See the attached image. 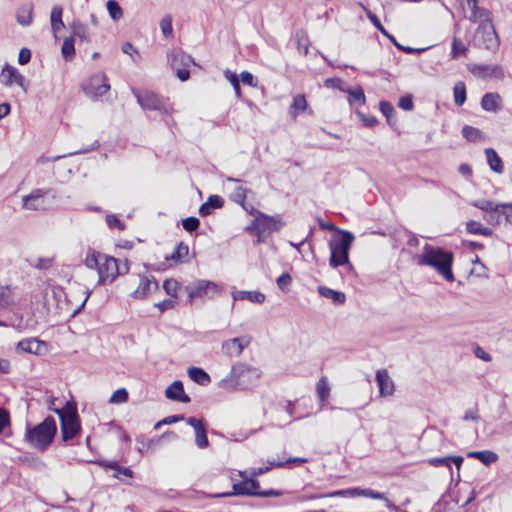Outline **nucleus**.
Instances as JSON below:
<instances>
[{
  "mask_svg": "<svg viewBox=\"0 0 512 512\" xmlns=\"http://www.w3.org/2000/svg\"><path fill=\"white\" fill-rule=\"evenodd\" d=\"M454 254L452 251L438 246L425 244L423 252L420 254L416 262L419 266H427L433 268L446 281L453 282L455 280L452 271Z\"/></svg>",
  "mask_w": 512,
  "mask_h": 512,
  "instance_id": "f257e3e1",
  "label": "nucleus"
},
{
  "mask_svg": "<svg viewBox=\"0 0 512 512\" xmlns=\"http://www.w3.org/2000/svg\"><path fill=\"white\" fill-rule=\"evenodd\" d=\"M261 371L253 366L242 362H236L228 376L219 382V386L223 389H246L254 386L261 377Z\"/></svg>",
  "mask_w": 512,
  "mask_h": 512,
  "instance_id": "f03ea898",
  "label": "nucleus"
},
{
  "mask_svg": "<svg viewBox=\"0 0 512 512\" xmlns=\"http://www.w3.org/2000/svg\"><path fill=\"white\" fill-rule=\"evenodd\" d=\"M56 433V421L52 416H48L35 426L27 425L25 440L30 446L37 450L45 451L53 442Z\"/></svg>",
  "mask_w": 512,
  "mask_h": 512,
  "instance_id": "7ed1b4c3",
  "label": "nucleus"
},
{
  "mask_svg": "<svg viewBox=\"0 0 512 512\" xmlns=\"http://www.w3.org/2000/svg\"><path fill=\"white\" fill-rule=\"evenodd\" d=\"M355 237L347 230H338L337 235L329 241L330 258L329 264L333 268L349 264V250Z\"/></svg>",
  "mask_w": 512,
  "mask_h": 512,
  "instance_id": "20e7f679",
  "label": "nucleus"
},
{
  "mask_svg": "<svg viewBox=\"0 0 512 512\" xmlns=\"http://www.w3.org/2000/svg\"><path fill=\"white\" fill-rule=\"evenodd\" d=\"M52 410L59 416L62 440L67 442L75 438L81 430L76 408L67 403L63 409L54 408Z\"/></svg>",
  "mask_w": 512,
  "mask_h": 512,
  "instance_id": "39448f33",
  "label": "nucleus"
},
{
  "mask_svg": "<svg viewBox=\"0 0 512 512\" xmlns=\"http://www.w3.org/2000/svg\"><path fill=\"white\" fill-rule=\"evenodd\" d=\"M470 204L484 212L483 219L492 226L500 224L502 217L510 221L507 209L512 208L511 203H495L490 200H473Z\"/></svg>",
  "mask_w": 512,
  "mask_h": 512,
  "instance_id": "423d86ee",
  "label": "nucleus"
},
{
  "mask_svg": "<svg viewBox=\"0 0 512 512\" xmlns=\"http://www.w3.org/2000/svg\"><path fill=\"white\" fill-rule=\"evenodd\" d=\"M472 44L476 48L496 51L499 47V38L491 19L480 22L476 29Z\"/></svg>",
  "mask_w": 512,
  "mask_h": 512,
  "instance_id": "0eeeda50",
  "label": "nucleus"
},
{
  "mask_svg": "<svg viewBox=\"0 0 512 512\" xmlns=\"http://www.w3.org/2000/svg\"><path fill=\"white\" fill-rule=\"evenodd\" d=\"M133 94L139 105L145 110H156L163 114H170L172 111V107L168 100L160 97L152 91H138L133 89Z\"/></svg>",
  "mask_w": 512,
  "mask_h": 512,
  "instance_id": "6e6552de",
  "label": "nucleus"
},
{
  "mask_svg": "<svg viewBox=\"0 0 512 512\" xmlns=\"http://www.w3.org/2000/svg\"><path fill=\"white\" fill-rule=\"evenodd\" d=\"M188 300L192 303L195 299L213 298L221 293V287L212 281L200 279L187 286Z\"/></svg>",
  "mask_w": 512,
  "mask_h": 512,
  "instance_id": "1a4fd4ad",
  "label": "nucleus"
},
{
  "mask_svg": "<svg viewBox=\"0 0 512 512\" xmlns=\"http://www.w3.org/2000/svg\"><path fill=\"white\" fill-rule=\"evenodd\" d=\"M168 60L170 62L171 68L176 72L177 77L181 81H186L189 79V67L194 64V60L189 54L181 50H173L168 53Z\"/></svg>",
  "mask_w": 512,
  "mask_h": 512,
  "instance_id": "9d476101",
  "label": "nucleus"
},
{
  "mask_svg": "<svg viewBox=\"0 0 512 512\" xmlns=\"http://www.w3.org/2000/svg\"><path fill=\"white\" fill-rule=\"evenodd\" d=\"M256 223H258V239L257 243H262L274 231H278L282 227L279 217L268 216L262 212H257Z\"/></svg>",
  "mask_w": 512,
  "mask_h": 512,
  "instance_id": "9b49d317",
  "label": "nucleus"
},
{
  "mask_svg": "<svg viewBox=\"0 0 512 512\" xmlns=\"http://www.w3.org/2000/svg\"><path fill=\"white\" fill-rule=\"evenodd\" d=\"M122 273L123 271L119 267L117 259L104 254L98 270V283L102 285L111 283L117 275Z\"/></svg>",
  "mask_w": 512,
  "mask_h": 512,
  "instance_id": "f8f14e48",
  "label": "nucleus"
},
{
  "mask_svg": "<svg viewBox=\"0 0 512 512\" xmlns=\"http://www.w3.org/2000/svg\"><path fill=\"white\" fill-rule=\"evenodd\" d=\"M83 90L91 99H97L110 90V85L104 73H97L90 77Z\"/></svg>",
  "mask_w": 512,
  "mask_h": 512,
  "instance_id": "ddd939ff",
  "label": "nucleus"
},
{
  "mask_svg": "<svg viewBox=\"0 0 512 512\" xmlns=\"http://www.w3.org/2000/svg\"><path fill=\"white\" fill-rule=\"evenodd\" d=\"M0 82L7 87L18 85L24 92H27L25 77L15 67L9 64H5L1 71Z\"/></svg>",
  "mask_w": 512,
  "mask_h": 512,
  "instance_id": "4468645a",
  "label": "nucleus"
},
{
  "mask_svg": "<svg viewBox=\"0 0 512 512\" xmlns=\"http://www.w3.org/2000/svg\"><path fill=\"white\" fill-rule=\"evenodd\" d=\"M48 190L34 189L30 194L23 196L22 208L27 210H43L45 209V196Z\"/></svg>",
  "mask_w": 512,
  "mask_h": 512,
  "instance_id": "2eb2a0df",
  "label": "nucleus"
},
{
  "mask_svg": "<svg viewBox=\"0 0 512 512\" xmlns=\"http://www.w3.org/2000/svg\"><path fill=\"white\" fill-rule=\"evenodd\" d=\"M365 12H366V15L367 17L369 18V20L373 23V25L383 34L385 35L400 51H403L407 54H414V53H421L425 50V48H412V47H409V46H401V44H399L396 39L391 35L389 34L386 29L383 27V25L381 24L379 18L374 14L372 13L370 10L364 8Z\"/></svg>",
  "mask_w": 512,
  "mask_h": 512,
  "instance_id": "dca6fc26",
  "label": "nucleus"
},
{
  "mask_svg": "<svg viewBox=\"0 0 512 512\" xmlns=\"http://www.w3.org/2000/svg\"><path fill=\"white\" fill-rule=\"evenodd\" d=\"M250 344V337L242 336L228 339L222 343V352L229 357H238Z\"/></svg>",
  "mask_w": 512,
  "mask_h": 512,
  "instance_id": "f3484780",
  "label": "nucleus"
},
{
  "mask_svg": "<svg viewBox=\"0 0 512 512\" xmlns=\"http://www.w3.org/2000/svg\"><path fill=\"white\" fill-rule=\"evenodd\" d=\"M463 9L467 7L470 10L469 15H465L467 19L476 23L491 19V13L488 9L478 7L477 0H461Z\"/></svg>",
  "mask_w": 512,
  "mask_h": 512,
  "instance_id": "a211bd4d",
  "label": "nucleus"
},
{
  "mask_svg": "<svg viewBox=\"0 0 512 512\" xmlns=\"http://www.w3.org/2000/svg\"><path fill=\"white\" fill-rule=\"evenodd\" d=\"M16 350L34 355H42L46 350V343L36 338H27L18 342Z\"/></svg>",
  "mask_w": 512,
  "mask_h": 512,
  "instance_id": "6ab92c4d",
  "label": "nucleus"
},
{
  "mask_svg": "<svg viewBox=\"0 0 512 512\" xmlns=\"http://www.w3.org/2000/svg\"><path fill=\"white\" fill-rule=\"evenodd\" d=\"M158 289V283L153 276H140L138 288L131 294L135 299H144Z\"/></svg>",
  "mask_w": 512,
  "mask_h": 512,
  "instance_id": "aec40b11",
  "label": "nucleus"
},
{
  "mask_svg": "<svg viewBox=\"0 0 512 512\" xmlns=\"http://www.w3.org/2000/svg\"><path fill=\"white\" fill-rule=\"evenodd\" d=\"M165 396L173 401L189 403L190 397L185 393L183 383L180 380L174 381L165 391Z\"/></svg>",
  "mask_w": 512,
  "mask_h": 512,
  "instance_id": "412c9836",
  "label": "nucleus"
},
{
  "mask_svg": "<svg viewBox=\"0 0 512 512\" xmlns=\"http://www.w3.org/2000/svg\"><path fill=\"white\" fill-rule=\"evenodd\" d=\"M376 381L380 396L387 397L393 394L394 383L385 369H380L376 372Z\"/></svg>",
  "mask_w": 512,
  "mask_h": 512,
  "instance_id": "4be33fe9",
  "label": "nucleus"
},
{
  "mask_svg": "<svg viewBox=\"0 0 512 512\" xmlns=\"http://www.w3.org/2000/svg\"><path fill=\"white\" fill-rule=\"evenodd\" d=\"M226 182L234 183L235 187L230 193V200L233 202L244 205V201L246 200L247 194L251 192L250 189L243 187L242 180L234 177H227Z\"/></svg>",
  "mask_w": 512,
  "mask_h": 512,
  "instance_id": "5701e85b",
  "label": "nucleus"
},
{
  "mask_svg": "<svg viewBox=\"0 0 512 512\" xmlns=\"http://www.w3.org/2000/svg\"><path fill=\"white\" fill-rule=\"evenodd\" d=\"M502 97L495 92H489L483 95L481 99V107L484 111L497 113L502 109Z\"/></svg>",
  "mask_w": 512,
  "mask_h": 512,
  "instance_id": "b1692460",
  "label": "nucleus"
},
{
  "mask_svg": "<svg viewBox=\"0 0 512 512\" xmlns=\"http://www.w3.org/2000/svg\"><path fill=\"white\" fill-rule=\"evenodd\" d=\"M255 492L249 490L247 479L234 483L232 487V491L216 493L212 494V498H222V497H231V496H252L254 497Z\"/></svg>",
  "mask_w": 512,
  "mask_h": 512,
  "instance_id": "393cba45",
  "label": "nucleus"
},
{
  "mask_svg": "<svg viewBox=\"0 0 512 512\" xmlns=\"http://www.w3.org/2000/svg\"><path fill=\"white\" fill-rule=\"evenodd\" d=\"M464 459L462 456H445L435 457L428 459V464L433 467L446 466L450 472H452V464H455L458 470H460Z\"/></svg>",
  "mask_w": 512,
  "mask_h": 512,
  "instance_id": "a878e982",
  "label": "nucleus"
},
{
  "mask_svg": "<svg viewBox=\"0 0 512 512\" xmlns=\"http://www.w3.org/2000/svg\"><path fill=\"white\" fill-rule=\"evenodd\" d=\"M70 29L72 32L73 38L76 37L80 41L85 43L91 42V32L88 26L78 20H75L71 23Z\"/></svg>",
  "mask_w": 512,
  "mask_h": 512,
  "instance_id": "bb28decb",
  "label": "nucleus"
},
{
  "mask_svg": "<svg viewBox=\"0 0 512 512\" xmlns=\"http://www.w3.org/2000/svg\"><path fill=\"white\" fill-rule=\"evenodd\" d=\"M234 301L237 300H248L252 303L262 304L266 296L260 291H235L232 293Z\"/></svg>",
  "mask_w": 512,
  "mask_h": 512,
  "instance_id": "cd10ccee",
  "label": "nucleus"
},
{
  "mask_svg": "<svg viewBox=\"0 0 512 512\" xmlns=\"http://www.w3.org/2000/svg\"><path fill=\"white\" fill-rule=\"evenodd\" d=\"M224 200L218 195H210L206 202L199 208V214L206 217L212 213L214 209H219L223 206Z\"/></svg>",
  "mask_w": 512,
  "mask_h": 512,
  "instance_id": "c85d7f7f",
  "label": "nucleus"
},
{
  "mask_svg": "<svg viewBox=\"0 0 512 512\" xmlns=\"http://www.w3.org/2000/svg\"><path fill=\"white\" fill-rule=\"evenodd\" d=\"M15 303V297L10 286L0 285V312L9 310Z\"/></svg>",
  "mask_w": 512,
  "mask_h": 512,
  "instance_id": "c756f323",
  "label": "nucleus"
},
{
  "mask_svg": "<svg viewBox=\"0 0 512 512\" xmlns=\"http://www.w3.org/2000/svg\"><path fill=\"white\" fill-rule=\"evenodd\" d=\"M187 373L190 379L199 385L207 386L211 382L209 374L200 367H189Z\"/></svg>",
  "mask_w": 512,
  "mask_h": 512,
  "instance_id": "7c9ffc66",
  "label": "nucleus"
},
{
  "mask_svg": "<svg viewBox=\"0 0 512 512\" xmlns=\"http://www.w3.org/2000/svg\"><path fill=\"white\" fill-rule=\"evenodd\" d=\"M318 292L322 297L331 299L336 305H342L346 301V295L343 292L336 291L325 286H319Z\"/></svg>",
  "mask_w": 512,
  "mask_h": 512,
  "instance_id": "2f4dec72",
  "label": "nucleus"
},
{
  "mask_svg": "<svg viewBox=\"0 0 512 512\" xmlns=\"http://www.w3.org/2000/svg\"><path fill=\"white\" fill-rule=\"evenodd\" d=\"M16 20L21 26H29L33 21V5L25 4L16 13Z\"/></svg>",
  "mask_w": 512,
  "mask_h": 512,
  "instance_id": "473e14b6",
  "label": "nucleus"
},
{
  "mask_svg": "<svg viewBox=\"0 0 512 512\" xmlns=\"http://www.w3.org/2000/svg\"><path fill=\"white\" fill-rule=\"evenodd\" d=\"M485 155L490 169L501 174L504 170L503 162L497 152L493 148H486Z\"/></svg>",
  "mask_w": 512,
  "mask_h": 512,
  "instance_id": "72a5a7b5",
  "label": "nucleus"
},
{
  "mask_svg": "<svg viewBox=\"0 0 512 512\" xmlns=\"http://www.w3.org/2000/svg\"><path fill=\"white\" fill-rule=\"evenodd\" d=\"M63 8L60 5H54L50 14V22L53 33L56 35L62 28L64 22L62 20Z\"/></svg>",
  "mask_w": 512,
  "mask_h": 512,
  "instance_id": "f704fd0d",
  "label": "nucleus"
},
{
  "mask_svg": "<svg viewBox=\"0 0 512 512\" xmlns=\"http://www.w3.org/2000/svg\"><path fill=\"white\" fill-rule=\"evenodd\" d=\"M467 457L477 459L485 465L495 463L499 458L495 452L490 450L472 451L467 453Z\"/></svg>",
  "mask_w": 512,
  "mask_h": 512,
  "instance_id": "c9c22d12",
  "label": "nucleus"
},
{
  "mask_svg": "<svg viewBox=\"0 0 512 512\" xmlns=\"http://www.w3.org/2000/svg\"><path fill=\"white\" fill-rule=\"evenodd\" d=\"M345 91L349 95L348 102L351 106H353V105L362 106L365 104L366 97H365V93H364V90L362 89V87L356 86L353 88H348Z\"/></svg>",
  "mask_w": 512,
  "mask_h": 512,
  "instance_id": "e433bc0d",
  "label": "nucleus"
},
{
  "mask_svg": "<svg viewBox=\"0 0 512 512\" xmlns=\"http://www.w3.org/2000/svg\"><path fill=\"white\" fill-rule=\"evenodd\" d=\"M466 231L470 234L483 235V236H492L493 230L484 227L480 222L475 220H470L466 223Z\"/></svg>",
  "mask_w": 512,
  "mask_h": 512,
  "instance_id": "4c0bfd02",
  "label": "nucleus"
},
{
  "mask_svg": "<svg viewBox=\"0 0 512 512\" xmlns=\"http://www.w3.org/2000/svg\"><path fill=\"white\" fill-rule=\"evenodd\" d=\"M307 108V101L305 99V96L304 95H296L294 98H293V102L292 104L290 105V115L293 117V118H296L299 113L305 111Z\"/></svg>",
  "mask_w": 512,
  "mask_h": 512,
  "instance_id": "58836bf2",
  "label": "nucleus"
},
{
  "mask_svg": "<svg viewBox=\"0 0 512 512\" xmlns=\"http://www.w3.org/2000/svg\"><path fill=\"white\" fill-rule=\"evenodd\" d=\"M61 53L66 61H71L75 56V42L73 36L66 37L61 47Z\"/></svg>",
  "mask_w": 512,
  "mask_h": 512,
  "instance_id": "ea45409f",
  "label": "nucleus"
},
{
  "mask_svg": "<svg viewBox=\"0 0 512 512\" xmlns=\"http://www.w3.org/2000/svg\"><path fill=\"white\" fill-rule=\"evenodd\" d=\"M462 136L470 142H477L484 139L483 133L475 127L465 125L462 128Z\"/></svg>",
  "mask_w": 512,
  "mask_h": 512,
  "instance_id": "a19ab883",
  "label": "nucleus"
},
{
  "mask_svg": "<svg viewBox=\"0 0 512 512\" xmlns=\"http://www.w3.org/2000/svg\"><path fill=\"white\" fill-rule=\"evenodd\" d=\"M106 8L113 21H119L123 18V9L116 0H108L106 2Z\"/></svg>",
  "mask_w": 512,
  "mask_h": 512,
  "instance_id": "79ce46f5",
  "label": "nucleus"
},
{
  "mask_svg": "<svg viewBox=\"0 0 512 512\" xmlns=\"http://www.w3.org/2000/svg\"><path fill=\"white\" fill-rule=\"evenodd\" d=\"M189 247L187 244L180 242L174 249L173 253L166 257L167 260L182 261L188 256Z\"/></svg>",
  "mask_w": 512,
  "mask_h": 512,
  "instance_id": "37998d69",
  "label": "nucleus"
},
{
  "mask_svg": "<svg viewBox=\"0 0 512 512\" xmlns=\"http://www.w3.org/2000/svg\"><path fill=\"white\" fill-rule=\"evenodd\" d=\"M454 102L462 106L466 101V88L463 82H457L453 88Z\"/></svg>",
  "mask_w": 512,
  "mask_h": 512,
  "instance_id": "c03bdc74",
  "label": "nucleus"
},
{
  "mask_svg": "<svg viewBox=\"0 0 512 512\" xmlns=\"http://www.w3.org/2000/svg\"><path fill=\"white\" fill-rule=\"evenodd\" d=\"M317 395L322 403L329 397L330 387L326 377H321L316 386Z\"/></svg>",
  "mask_w": 512,
  "mask_h": 512,
  "instance_id": "a18cd8bd",
  "label": "nucleus"
},
{
  "mask_svg": "<svg viewBox=\"0 0 512 512\" xmlns=\"http://www.w3.org/2000/svg\"><path fill=\"white\" fill-rule=\"evenodd\" d=\"M379 106L380 111L386 117L388 124L394 125L395 120H393V117L395 115V109L393 105L388 101H381Z\"/></svg>",
  "mask_w": 512,
  "mask_h": 512,
  "instance_id": "49530a36",
  "label": "nucleus"
},
{
  "mask_svg": "<svg viewBox=\"0 0 512 512\" xmlns=\"http://www.w3.org/2000/svg\"><path fill=\"white\" fill-rule=\"evenodd\" d=\"M102 258H104V254L99 252H92L91 254H88L85 259V265L89 269H97L99 270V266L101 264Z\"/></svg>",
  "mask_w": 512,
  "mask_h": 512,
  "instance_id": "de8ad7c7",
  "label": "nucleus"
},
{
  "mask_svg": "<svg viewBox=\"0 0 512 512\" xmlns=\"http://www.w3.org/2000/svg\"><path fill=\"white\" fill-rule=\"evenodd\" d=\"M467 47L463 44V42L457 38L453 39L452 48H451V57L453 59L458 58L459 56H466Z\"/></svg>",
  "mask_w": 512,
  "mask_h": 512,
  "instance_id": "09e8293b",
  "label": "nucleus"
},
{
  "mask_svg": "<svg viewBox=\"0 0 512 512\" xmlns=\"http://www.w3.org/2000/svg\"><path fill=\"white\" fill-rule=\"evenodd\" d=\"M195 443L201 449L208 446L209 442L206 435L205 424L195 430Z\"/></svg>",
  "mask_w": 512,
  "mask_h": 512,
  "instance_id": "8fccbe9b",
  "label": "nucleus"
},
{
  "mask_svg": "<svg viewBox=\"0 0 512 512\" xmlns=\"http://www.w3.org/2000/svg\"><path fill=\"white\" fill-rule=\"evenodd\" d=\"M160 28H161V31H162L163 35L166 38H169L170 36H172L173 28H172V17H171V15H165L162 18V20L160 22Z\"/></svg>",
  "mask_w": 512,
  "mask_h": 512,
  "instance_id": "3c124183",
  "label": "nucleus"
},
{
  "mask_svg": "<svg viewBox=\"0 0 512 512\" xmlns=\"http://www.w3.org/2000/svg\"><path fill=\"white\" fill-rule=\"evenodd\" d=\"M308 462V459L307 458H301V457H291V458H288L286 459L285 461H270V465L272 467H283L285 465H288V464H304V463H307Z\"/></svg>",
  "mask_w": 512,
  "mask_h": 512,
  "instance_id": "603ef678",
  "label": "nucleus"
},
{
  "mask_svg": "<svg viewBox=\"0 0 512 512\" xmlns=\"http://www.w3.org/2000/svg\"><path fill=\"white\" fill-rule=\"evenodd\" d=\"M106 467H109L117 472L115 474V477L121 479V475L131 478L133 476V472L130 468L127 467H121L115 462H111L106 464Z\"/></svg>",
  "mask_w": 512,
  "mask_h": 512,
  "instance_id": "864d4df0",
  "label": "nucleus"
},
{
  "mask_svg": "<svg viewBox=\"0 0 512 512\" xmlns=\"http://www.w3.org/2000/svg\"><path fill=\"white\" fill-rule=\"evenodd\" d=\"M179 283L174 279H166L163 282V289L171 297H176Z\"/></svg>",
  "mask_w": 512,
  "mask_h": 512,
  "instance_id": "5fc2aeb1",
  "label": "nucleus"
},
{
  "mask_svg": "<svg viewBox=\"0 0 512 512\" xmlns=\"http://www.w3.org/2000/svg\"><path fill=\"white\" fill-rule=\"evenodd\" d=\"M128 400V392L125 388H120V389H117L113 394L112 396L110 397V402L111 403H116V404H120V403H124Z\"/></svg>",
  "mask_w": 512,
  "mask_h": 512,
  "instance_id": "6e6d98bb",
  "label": "nucleus"
},
{
  "mask_svg": "<svg viewBox=\"0 0 512 512\" xmlns=\"http://www.w3.org/2000/svg\"><path fill=\"white\" fill-rule=\"evenodd\" d=\"M199 225L200 221L196 217H188L182 221L183 228L189 233L196 231Z\"/></svg>",
  "mask_w": 512,
  "mask_h": 512,
  "instance_id": "4d7b16f0",
  "label": "nucleus"
},
{
  "mask_svg": "<svg viewBox=\"0 0 512 512\" xmlns=\"http://www.w3.org/2000/svg\"><path fill=\"white\" fill-rule=\"evenodd\" d=\"M292 282V277L289 273H282L276 280L277 286L282 291H287L288 287Z\"/></svg>",
  "mask_w": 512,
  "mask_h": 512,
  "instance_id": "13d9d810",
  "label": "nucleus"
},
{
  "mask_svg": "<svg viewBox=\"0 0 512 512\" xmlns=\"http://www.w3.org/2000/svg\"><path fill=\"white\" fill-rule=\"evenodd\" d=\"M11 424L10 413L7 409L0 407V434Z\"/></svg>",
  "mask_w": 512,
  "mask_h": 512,
  "instance_id": "bf43d9fd",
  "label": "nucleus"
},
{
  "mask_svg": "<svg viewBox=\"0 0 512 512\" xmlns=\"http://www.w3.org/2000/svg\"><path fill=\"white\" fill-rule=\"evenodd\" d=\"M225 77L233 86L236 94L240 95V84H239V77L237 76V74L234 72H231L230 70H227L225 72Z\"/></svg>",
  "mask_w": 512,
  "mask_h": 512,
  "instance_id": "052dcab7",
  "label": "nucleus"
},
{
  "mask_svg": "<svg viewBox=\"0 0 512 512\" xmlns=\"http://www.w3.org/2000/svg\"><path fill=\"white\" fill-rule=\"evenodd\" d=\"M106 223L109 228H118L119 230L125 229V224L119 220L115 215L110 214L106 216Z\"/></svg>",
  "mask_w": 512,
  "mask_h": 512,
  "instance_id": "680f3d73",
  "label": "nucleus"
},
{
  "mask_svg": "<svg viewBox=\"0 0 512 512\" xmlns=\"http://www.w3.org/2000/svg\"><path fill=\"white\" fill-rule=\"evenodd\" d=\"M398 106L405 111L413 110L414 104H413L412 96L405 95V96L400 97V99L398 101Z\"/></svg>",
  "mask_w": 512,
  "mask_h": 512,
  "instance_id": "e2e57ef3",
  "label": "nucleus"
},
{
  "mask_svg": "<svg viewBox=\"0 0 512 512\" xmlns=\"http://www.w3.org/2000/svg\"><path fill=\"white\" fill-rule=\"evenodd\" d=\"M185 417L184 415L180 414V415H171V416H168L166 418H164L163 420L157 422L155 424V429H158L160 426L162 425H169V424H173V423H176V422H179V421H182L184 420Z\"/></svg>",
  "mask_w": 512,
  "mask_h": 512,
  "instance_id": "0e129e2a",
  "label": "nucleus"
},
{
  "mask_svg": "<svg viewBox=\"0 0 512 512\" xmlns=\"http://www.w3.org/2000/svg\"><path fill=\"white\" fill-rule=\"evenodd\" d=\"M284 494L282 490H276V489H268V490H261V492H255L254 497H280Z\"/></svg>",
  "mask_w": 512,
  "mask_h": 512,
  "instance_id": "69168bd1",
  "label": "nucleus"
},
{
  "mask_svg": "<svg viewBox=\"0 0 512 512\" xmlns=\"http://www.w3.org/2000/svg\"><path fill=\"white\" fill-rule=\"evenodd\" d=\"M241 82L244 85H248L250 87H255L257 85V82L255 81V77L248 71H243L240 74Z\"/></svg>",
  "mask_w": 512,
  "mask_h": 512,
  "instance_id": "338daca9",
  "label": "nucleus"
},
{
  "mask_svg": "<svg viewBox=\"0 0 512 512\" xmlns=\"http://www.w3.org/2000/svg\"><path fill=\"white\" fill-rule=\"evenodd\" d=\"M31 60V51L24 47L21 48L18 55V63L20 65H25Z\"/></svg>",
  "mask_w": 512,
  "mask_h": 512,
  "instance_id": "774afa93",
  "label": "nucleus"
}]
</instances>
